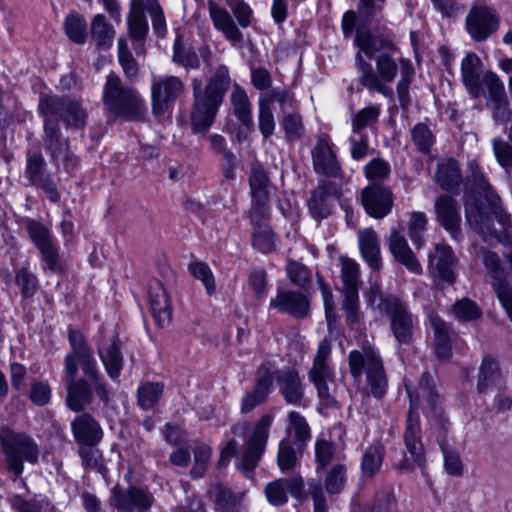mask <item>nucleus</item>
<instances>
[{"label":"nucleus","mask_w":512,"mask_h":512,"mask_svg":"<svg viewBox=\"0 0 512 512\" xmlns=\"http://www.w3.org/2000/svg\"><path fill=\"white\" fill-rule=\"evenodd\" d=\"M68 341L71 351L64 358L67 407L76 413L84 411L94 400L93 392L107 405L111 400L108 383L84 335L79 330L69 329Z\"/></svg>","instance_id":"nucleus-1"},{"label":"nucleus","mask_w":512,"mask_h":512,"mask_svg":"<svg viewBox=\"0 0 512 512\" xmlns=\"http://www.w3.org/2000/svg\"><path fill=\"white\" fill-rule=\"evenodd\" d=\"M405 387L410 400L403 433L405 449L401 459L394 463V468L401 473H411L417 467L423 470L426 466L425 447L422 441L420 418L417 413L420 401L426 403V408L440 423L442 422V409L439 407L436 380L429 372L422 373L418 387L414 391L408 384Z\"/></svg>","instance_id":"nucleus-2"},{"label":"nucleus","mask_w":512,"mask_h":512,"mask_svg":"<svg viewBox=\"0 0 512 512\" xmlns=\"http://www.w3.org/2000/svg\"><path fill=\"white\" fill-rule=\"evenodd\" d=\"M355 66L359 74V83L369 91L391 96L392 89L387 85L392 83L400 70V79L396 85L399 104L403 110L410 106L409 89L415 74L409 59H396L393 52H381L375 58L376 69L364 59L360 53L355 55Z\"/></svg>","instance_id":"nucleus-3"},{"label":"nucleus","mask_w":512,"mask_h":512,"mask_svg":"<svg viewBox=\"0 0 512 512\" xmlns=\"http://www.w3.org/2000/svg\"><path fill=\"white\" fill-rule=\"evenodd\" d=\"M230 85L231 77L225 65L215 68L204 87L200 81H193V100L189 113L193 134L205 135L210 130Z\"/></svg>","instance_id":"nucleus-4"},{"label":"nucleus","mask_w":512,"mask_h":512,"mask_svg":"<svg viewBox=\"0 0 512 512\" xmlns=\"http://www.w3.org/2000/svg\"><path fill=\"white\" fill-rule=\"evenodd\" d=\"M349 371L355 382H360L365 374L366 386L359 389L361 395V409L365 414L369 410L364 407L373 396L376 399L382 398L388 389V378L384 369L383 360L378 351L373 348L363 350H351L348 354Z\"/></svg>","instance_id":"nucleus-5"},{"label":"nucleus","mask_w":512,"mask_h":512,"mask_svg":"<svg viewBox=\"0 0 512 512\" xmlns=\"http://www.w3.org/2000/svg\"><path fill=\"white\" fill-rule=\"evenodd\" d=\"M487 202L492 214L502 227L500 232L492 227V220L483 211L482 203L476 197L468 195L465 196L464 200L466 222L486 242L495 239L503 244L510 243L512 232L511 215L503 208L499 195H493Z\"/></svg>","instance_id":"nucleus-6"},{"label":"nucleus","mask_w":512,"mask_h":512,"mask_svg":"<svg viewBox=\"0 0 512 512\" xmlns=\"http://www.w3.org/2000/svg\"><path fill=\"white\" fill-rule=\"evenodd\" d=\"M102 102L109 114L126 120H139L144 117L146 107L138 91L125 85L121 78L110 72L103 86Z\"/></svg>","instance_id":"nucleus-7"},{"label":"nucleus","mask_w":512,"mask_h":512,"mask_svg":"<svg viewBox=\"0 0 512 512\" xmlns=\"http://www.w3.org/2000/svg\"><path fill=\"white\" fill-rule=\"evenodd\" d=\"M377 299V307L384 310L389 318L390 330L396 342L399 345H411L414 341L416 319L408 305L396 295L384 296L379 287H371L367 301L374 305Z\"/></svg>","instance_id":"nucleus-8"},{"label":"nucleus","mask_w":512,"mask_h":512,"mask_svg":"<svg viewBox=\"0 0 512 512\" xmlns=\"http://www.w3.org/2000/svg\"><path fill=\"white\" fill-rule=\"evenodd\" d=\"M1 453L6 462L7 470L15 477H20L24 470V462L35 465L38 463L40 449L35 440L23 432L10 428L0 430Z\"/></svg>","instance_id":"nucleus-9"},{"label":"nucleus","mask_w":512,"mask_h":512,"mask_svg":"<svg viewBox=\"0 0 512 512\" xmlns=\"http://www.w3.org/2000/svg\"><path fill=\"white\" fill-rule=\"evenodd\" d=\"M38 109L42 116L63 120L67 128L83 129L87 123V111L79 101L69 97L41 96Z\"/></svg>","instance_id":"nucleus-10"},{"label":"nucleus","mask_w":512,"mask_h":512,"mask_svg":"<svg viewBox=\"0 0 512 512\" xmlns=\"http://www.w3.org/2000/svg\"><path fill=\"white\" fill-rule=\"evenodd\" d=\"M340 262L341 292L343 294L341 305L345 312L346 322L349 325H355L361 318L359 288L362 282L360 280V267L357 262L350 258H341Z\"/></svg>","instance_id":"nucleus-11"},{"label":"nucleus","mask_w":512,"mask_h":512,"mask_svg":"<svg viewBox=\"0 0 512 512\" xmlns=\"http://www.w3.org/2000/svg\"><path fill=\"white\" fill-rule=\"evenodd\" d=\"M272 422L271 414L263 415L257 421L251 436L245 443L243 452L237 456L236 466L248 478L252 477L265 451Z\"/></svg>","instance_id":"nucleus-12"},{"label":"nucleus","mask_w":512,"mask_h":512,"mask_svg":"<svg viewBox=\"0 0 512 512\" xmlns=\"http://www.w3.org/2000/svg\"><path fill=\"white\" fill-rule=\"evenodd\" d=\"M311 157L316 174L342 183L344 172L334 150V144L327 134L317 135L316 143L311 149Z\"/></svg>","instance_id":"nucleus-13"},{"label":"nucleus","mask_w":512,"mask_h":512,"mask_svg":"<svg viewBox=\"0 0 512 512\" xmlns=\"http://www.w3.org/2000/svg\"><path fill=\"white\" fill-rule=\"evenodd\" d=\"M184 91L185 84L177 76L166 75L154 78L151 84L152 113L160 116L170 111Z\"/></svg>","instance_id":"nucleus-14"},{"label":"nucleus","mask_w":512,"mask_h":512,"mask_svg":"<svg viewBox=\"0 0 512 512\" xmlns=\"http://www.w3.org/2000/svg\"><path fill=\"white\" fill-rule=\"evenodd\" d=\"M499 24V14L487 5H473L465 18L467 33L476 42L488 39L498 30Z\"/></svg>","instance_id":"nucleus-15"},{"label":"nucleus","mask_w":512,"mask_h":512,"mask_svg":"<svg viewBox=\"0 0 512 512\" xmlns=\"http://www.w3.org/2000/svg\"><path fill=\"white\" fill-rule=\"evenodd\" d=\"M342 195V183L323 179L312 191L307 205L312 217L316 220L327 218L331 214L333 202Z\"/></svg>","instance_id":"nucleus-16"},{"label":"nucleus","mask_w":512,"mask_h":512,"mask_svg":"<svg viewBox=\"0 0 512 512\" xmlns=\"http://www.w3.org/2000/svg\"><path fill=\"white\" fill-rule=\"evenodd\" d=\"M46 166L40 151H28L24 175L32 185L42 189L51 202L57 203L60 200V194L52 177L46 174Z\"/></svg>","instance_id":"nucleus-17"},{"label":"nucleus","mask_w":512,"mask_h":512,"mask_svg":"<svg viewBox=\"0 0 512 512\" xmlns=\"http://www.w3.org/2000/svg\"><path fill=\"white\" fill-rule=\"evenodd\" d=\"M436 219L455 242L463 240L460 205L450 195H440L435 201Z\"/></svg>","instance_id":"nucleus-18"},{"label":"nucleus","mask_w":512,"mask_h":512,"mask_svg":"<svg viewBox=\"0 0 512 512\" xmlns=\"http://www.w3.org/2000/svg\"><path fill=\"white\" fill-rule=\"evenodd\" d=\"M361 202L370 217L383 219L393 208L394 196L392 189L386 185H367L362 189Z\"/></svg>","instance_id":"nucleus-19"},{"label":"nucleus","mask_w":512,"mask_h":512,"mask_svg":"<svg viewBox=\"0 0 512 512\" xmlns=\"http://www.w3.org/2000/svg\"><path fill=\"white\" fill-rule=\"evenodd\" d=\"M111 504L114 508L124 511H146L151 508L154 498L146 489L139 487L123 488L115 486L111 490Z\"/></svg>","instance_id":"nucleus-20"},{"label":"nucleus","mask_w":512,"mask_h":512,"mask_svg":"<svg viewBox=\"0 0 512 512\" xmlns=\"http://www.w3.org/2000/svg\"><path fill=\"white\" fill-rule=\"evenodd\" d=\"M273 387L272 364L267 362L259 366L256 371L254 388L241 399L240 411L248 414L257 406L266 402Z\"/></svg>","instance_id":"nucleus-21"},{"label":"nucleus","mask_w":512,"mask_h":512,"mask_svg":"<svg viewBox=\"0 0 512 512\" xmlns=\"http://www.w3.org/2000/svg\"><path fill=\"white\" fill-rule=\"evenodd\" d=\"M429 268L442 282L453 284L456 280L458 259L453 249L447 244H436L434 252L428 256Z\"/></svg>","instance_id":"nucleus-22"},{"label":"nucleus","mask_w":512,"mask_h":512,"mask_svg":"<svg viewBox=\"0 0 512 512\" xmlns=\"http://www.w3.org/2000/svg\"><path fill=\"white\" fill-rule=\"evenodd\" d=\"M269 306L295 319H304L310 314L309 298L300 291L278 290L276 296L270 300Z\"/></svg>","instance_id":"nucleus-23"},{"label":"nucleus","mask_w":512,"mask_h":512,"mask_svg":"<svg viewBox=\"0 0 512 512\" xmlns=\"http://www.w3.org/2000/svg\"><path fill=\"white\" fill-rule=\"evenodd\" d=\"M272 375L285 402L291 405H301L305 385L299 372L293 367H283L272 371Z\"/></svg>","instance_id":"nucleus-24"},{"label":"nucleus","mask_w":512,"mask_h":512,"mask_svg":"<svg viewBox=\"0 0 512 512\" xmlns=\"http://www.w3.org/2000/svg\"><path fill=\"white\" fill-rule=\"evenodd\" d=\"M287 492L301 500L304 498V480L301 476L276 479L266 485L267 500L274 506H280L288 501Z\"/></svg>","instance_id":"nucleus-25"},{"label":"nucleus","mask_w":512,"mask_h":512,"mask_svg":"<svg viewBox=\"0 0 512 512\" xmlns=\"http://www.w3.org/2000/svg\"><path fill=\"white\" fill-rule=\"evenodd\" d=\"M148 301L158 326H167L172 318V307L167 288L161 281L153 279L149 282Z\"/></svg>","instance_id":"nucleus-26"},{"label":"nucleus","mask_w":512,"mask_h":512,"mask_svg":"<svg viewBox=\"0 0 512 512\" xmlns=\"http://www.w3.org/2000/svg\"><path fill=\"white\" fill-rule=\"evenodd\" d=\"M127 28L133 49L137 55L145 53V41L149 32V25L145 15L142 0L133 1L127 17Z\"/></svg>","instance_id":"nucleus-27"},{"label":"nucleus","mask_w":512,"mask_h":512,"mask_svg":"<svg viewBox=\"0 0 512 512\" xmlns=\"http://www.w3.org/2000/svg\"><path fill=\"white\" fill-rule=\"evenodd\" d=\"M388 247L394 260L403 265L410 273L415 275L423 273L422 265L415 253L408 245L405 237L396 229H393L390 233Z\"/></svg>","instance_id":"nucleus-28"},{"label":"nucleus","mask_w":512,"mask_h":512,"mask_svg":"<svg viewBox=\"0 0 512 512\" xmlns=\"http://www.w3.org/2000/svg\"><path fill=\"white\" fill-rule=\"evenodd\" d=\"M71 430L80 446H97L103 437L99 422L88 413L75 417L71 422Z\"/></svg>","instance_id":"nucleus-29"},{"label":"nucleus","mask_w":512,"mask_h":512,"mask_svg":"<svg viewBox=\"0 0 512 512\" xmlns=\"http://www.w3.org/2000/svg\"><path fill=\"white\" fill-rule=\"evenodd\" d=\"M355 46L362 56L365 54L369 58L377 52H396V45L392 40L382 34H374L368 29L358 27L354 39Z\"/></svg>","instance_id":"nucleus-30"},{"label":"nucleus","mask_w":512,"mask_h":512,"mask_svg":"<svg viewBox=\"0 0 512 512\" xmlns=\"http://www.w3.org/2000/svg\"><path fill=\"white\" fill-rule=\"evenodd\" d=\"M43 118V145L45 150L48 152L51 161L55 165H58L62 152H65L70 146L69 139L62 136L58 120L51 119L48 116H43Z\"/></svg>","instance_id":"nucleus-31"},{"label":"nucleus","mask_w":512,"mask_h":512,"mask_svg":"<svg viewBox=\"0 0 512 512\" xmlns=\"http://www.w3.org/2000/svg\"><path fill=\"white\" fill-rule=\"evenodd\" d=\"M210 18L216 30L220 31L225 38L233 44H239L243 41V34L237 27L230 13L215 0L207 2Z\"/></svg>","instance_id":"nucleus-32"},{"label":"nucleus","mask_w":512,"mask_h":512,"mask_svg":"<svg viewBox=\"0 0 512 512\" xmlns=\"http://www.w3.org/2000/svg\"><path fill=\"white\" fill-rule=\"evenodd\" d=\"M494 388L498 390L504 389L505 381L500 371L498 361L491 355H485L479 367L477 391L484 394Z\"/></svg>","instance_id":"nucleus-33"},{"label":"nucleus","mask_w":512,"mask_h":512,"mask_svg":"<svg viewBox=\"0 0 512 512\" xmlns=\"http://www.w3.org/2000/svg\"><path fill=\"white\" fill-rule=\"evenodd\" d=\"M98 355L107 375L112 380H117L124 366V357L121 352V341L118 335H114L108 344L98 347Z\"/></svg>","instance_id":"nucleus-34"},{"label":"nucleus","mask_w":512,"mask_h":512,"mask_svg":"<svg viewBox=\"0 0 512 512\" xmlns=\"http://www.w3.org/2000/svg\"><path fill=\"white\" fill-rule=\"evenodd\" d=\"M358 245L361 255L367 265L374 271L382 268L380 240L373 228L362 229L358 232Z\"/></svg>","instance_id":"nucleus-35"},{"label":"nucleus","mask_w":512,"mask_h":512,"mask_svg":"<svg viewBox=\"0 0 512 512\" xmlns=\"http://www.w3.org/2000/svg\"><path fill=\"white\" fill-rule=\"evenodd\" d=\"M480 58L475 53L467 54L461 62V75L463 83L473 98H478L483 92L479 68Z\"/></svg>","instance_id":"nucleus-36"},{"label":"nucleus","mask_w":512,"mask_h":512,"mask_svg":"<svg viewBox=\"0 0 512 512\" xmlns=\"http://www.w3.org/2000/svg\"><path fill=\"white\" fill-rule=\"evenodd\" d=\"M230 102L233 114L244 128L251 132L254 129L252 117V105L246 91L238 84H235L230 94Z\"/></svg>","instance_id":"nucleus-37"},{"label":"nucleus","mask_w":512,"mask_h":512,"mask_svg":"<svg viewBox=\"0 0 512 512\" xmlns=\"http://www.w3.org/2000/svg\"><path fill=\"white\" fill-rule=\"evenodd\" d=\"M38 252L44 274L63 275L67 272L68 264L60 253V246L57 242L39 249Z\"/></svg>","instance_id":"nucleus-38"},{"label":"nucleus","mask_w":512,"mask_h":512,"mask_svg":"<svg viewBox=\"0 0 512 512\" xmlns=\"http://www.w3.org/2000/svg\"><path fill=\"white\" fill-rule=\"evenodd\" d=\"M435 179L443 190L451 191L457 189L462 182L458 162L452 158L439 162Z\"/></svg>","instance_id":"nucleus-39"},{"label":"nucleus","mask_w":512,"mask_h":512,"mask_svg":"<svg viewBox=\"0 0 512 512\" xmlns=\"http://www.w3.org/2000/svg\"><path fill=\"white\" fill-rule=\"evenodd\" d=\"M385 456V447L380 441L370 444L361 458V474L365 479L374 477L381 469Z\"/></svg>","instance_id":"nucleus-40"},{"label":"nucleus","mask_w":512,"mask_h":512,"mask_svg":"<svg viewBox=\"0 0 512 512\" xmlns=\"http://www.w3.org/2000/svg\"><path fill=\"white\" fill-rule=\"evenodd\" d=\"M480 257L483 265L487 270L492 288L509 282L508 271L501 264L497 253L486 248H482L480 251Z\"/></svg>","instance_id":"nucleus-41"},{"label":"nucleus","mask_w":512,"mask_h":512,"mask_svg":"<svg viewBox=\"0 0 512 512\" xmlns=\"http://www.w3.org/2000/svg\"><path fill=\"white\" fill-rule=\"evenodd\" d=\"M251 200L270 201V179L260 165H253L248 178Z\"/></svg>","instance_id":"nucleus-42"},{"label":"nucleus","mask_w":512,"mask_h":512,"mask_svg":"<svg viewBox=\"0 0 512 512\" xmlns=\"http://www.w3.org/2000/svg\"><path fill=\"white\" fill-rule=\"evenodd\" d=\"M115 37L114 27L103 14H97L91 21V38L99 49H109Z\"/></svg>","instance_id":"nucleus-43"},{"label":"nucleus","mask_w":512,"mask_h":512,"mask_svg":"<svg viewBox=\"0 0 512 512\" xmlns=\"http://www.w3.org/2000/svg\"><path fill=\"white\" fill-rule=\"evenodd\" d=\"M434 331L435 353L439 359L448 360L452 355L449 325L438 317L431 319Z\"/></svg>","instance_id":"nucleus-44"},{"label":"nucleus","mask_w":512,"mask_h":512,"mask_svg":"<svg viewBox=\"0 0 512 512\" xmlns=\"http://www.w3.org/2000/svg\"><path fill=\"white\" fill-rule=\"evenodd\" d=\"M288 421L287 430L294 436L293 444L297 447L298 451L302 453L311 439L310 427L305 417L296 411L289 413Z\"/></svg>","instance_id":"nucleus-45"},{"label":"nucleus","mask_w":512,"mask_h":512,"mask_svg":"<svg viewBox=\"0 0 512 512\" xmlns=\"http://www.w3.org/2000/svg\"><path fill=\"white\" fill-rule=\"evenodd\" d=\"M391 166L381 157L371 159L363 168L368 185L384 186L391 177Z\"/></svg>","instance_id":"nucleus-46"},{"label":"nucleus","mask_w":512,"mask_h":512,"mask_svg":"<svg viewBox=\"0 0 512 512\" xmlns=\"http://www.w3.org/2000/svg\"><path fill=\"white\" fill-rule=\"evenodd\" d=\"M23 223L29 240L34 244L37 250L57 242L51 230L40 221L27 218Z\"/></svg>","instance_id":"nucleus-47"},{"label":"nucleus","mask_w":512,"mask_h":512,"mask_svg":"<svg viewBox=\"0 0 512 512\" xmlns=\"http://www.w3.org/2000/svg\"><path fill=\"white\" fill-rule=\"evenodd\" d=\"M172 61L186 69H198L200 67V59L196 51L186 46L181 36H177L173 45Z\"/></svg>","instance_id":"nucleus-48"},{"label":"nucleus","mask_w":512,"mask_h":512,"mask_svg":"<svg viewBox=\"0 0 512 512\" xmlns=\"http://www.w3.org/2000/svg\"><path fill=\"white\" fill-rule=\"evenodd\" d=\"M381 114V106L372 104L357 111L351 119L352 132L364 133L363 130L373 127Z\"/></svg>","instance_id":"nucleus-49"},{"label":"nucleus","mask_w":512,"mask_h":512,"mask_svg":"<svg viewBox=\"0 0 512 512\" xmlns=\"http://www.w3.org/2000/svg\"><path fill=\"white\" fill-rule=\"evenodd\" d=\"M64 30L67 37L76 44H84L87 39V23L83 16L70 12L64 21Z\"/></svg>","instance_id":"nucleus-50"},{"label":"nucleus","mask_w":512,"mask_h":512,"mask_svg":"<svg viewBox=\"0 0 512 512\" xmlns=\"http://www.w3.org/2000/svg\"><path fill=\"white\" fill-rule=\"evenodd\" d=\"M15 284L20 289L23 299H31L34 297L39 288V280L33 272L27 267H21L15 271Z\"/></svg>","instance_id":"nucleus-51"},{"label":"nucleus","mask_w":512,"mask_h":512,"mask_svg":"<svg viewBox=\"0 0 512 512\" xmlns=\"http://www.w3.org/2000/svg\"><path fill=\"white\" fill-rule=\"evenodd\" d=\"M294 446L295 445L288 439H283L279 443L277 463L283 473L294 470L299 463L298 455L302 453Z\"/></svg>","instance_id":"nucleus-52"},{"label":"nucleus","mask_w":512,"mask_h":512,"mask_svg":"<svg viewBox=\"0 0 512 512\" xmlns=\"http://www.w3.org/2000/svg\"><path fill=\"white\" fill-rule=\"evenodd\" d=\"M164 391V384L160 382H146L137 391L139 406L144 410L152 409L159 401Z\"/></svg>","instance_id":"nucleus-53"},{"label":"nucleus","mask_w":512,"mask_h":512,"mask_svg":"<svg viewBox=\"0 0 512 512\" xmlns=\"http://www.w3.org/2000/svg\"><path fill=\"white\" fill-rule=\"evenodd\" d=\"M347 480V467L344 464H335L327 472L324 479V487L328 494L341 493Z\"/></svg>","instance_id":"nucleus-54"},{"label":"nucleus","mask_w":512,"mask_h":512,"mask_svg":"<svg viewBox=\"0 0 512 512\" xmlns=\"http://www.w3.org/2000/svg\"><path fill=\"white\" fill-rule=\"evenodd\" d=\"M78 455L83 467L95 470L103 476L107 473L103 455L95 446H80Z\"/></svg>","instance_id":"nucleus-55"},{"label":"nucleus","mask_w":512,"mask_h":512,"mask_svg":"<svg viewBox=\"0 0 512 512\" xmlns=\"http://www.w3.org/2000/svg\"><path fill=\"white\" fill-rule=\"evenodd\" d=\"M427 230V217L423 212H413L408 222V236L417 249L424 245V233Z\"/></svg>","instance_id":"nucleus-56"},{"label":"nucleus","mask_w":512,"mask_h":512,"mask_svg":"<svg viewBox=\"0 0 512 512\" xmlns=\"http://www.w3.org/2000/svg\"><path fill=\"white\" fill-rule=\"evenodd\" d=\"M281 127L285 132V139L288 142H294L301 139L305 132L302 117L300 114L295 112L288 113L283 116Z\"/></svg>","instance_id":"nucleus-57"},{"label":"nucleus","mask_w":512,"mask_h":512,"mask_svg":"<svg viewBox=\"0 0 512 512\" xmlns=\"http://www.w3.org/2000/svg\"><path fill=\"white\" fill-rule=\"evenodd\" d=\"M252 242L255 249L270 253L275 248V235L268 225L253 227Z\"/></svg>","instance_id":"nucleus-58"},{"label":"nucleus","mask_w":512,"mask_h":512,"mask_svg":"<svg viewBox=\"0 0 512 512\" xmlns=\"http://www.w3.org/2000/svg\"><path fill=\"white\" fill-rule=\"evenodd\" d=\"M453 313L459 321H474L482 316V310L471 299L463 298L453 305Z\"/></svg>","instance_id":"nucleus-59"},{"label":"nucleus","mask_w":512,"mask_h":512,"mask_svg":"<svg viewBox=\"0 0 512 512\" xmlns=\"http://www.w3.org/2000/svg\"><path fill=\"white\" fill-rule=\"evenodd\" d=\"M468 169L473 187L477 192L482 194L487 201L490 200L493 195H497L475 161L468 164Z\"/></svg>","instance_id":"nucleus-60"},{"label":"nucleus","mask_w":512,"mask_h":512,"mask_svg":"<svg viewBox=\"0 0 512 512\" xmlns=\"http://www.w3.org/2000/svg\"><path fill=\"white\" fill-rule=\"evenodd\" d=\"M118 59L127 77L132 78L138 74V63L129 50L125 37L118 39Z\"/></svg>","instance_id":"nucleus-61"},{"label":"nucleus","mask_w":512,"mask_h":512,"mask_svg":"<svg viewBox=\"0 0 512 512\" xmlns=\"http://www.w3.org/2000/svg\"><path fill=\"white\" fill-rule=\"evenodd\" d=\"M262 98L268 105L270 102H277L284 115L294 112L296 101L293 93L287 89L274 88Z\"/></svg>","instance_id":"nucleus-62"},{"label":"nucleus","mask_w":512,"mask_h":512,"mask_svg":"<svg viewBox=\"0 0 512 512\" xmlns=\"http://www.w3.org/2000/svg\"><path fill=\"white\" fill-rule=\"evenodd\" d=\"M210 495L219 508L226 510L236 508L241 501L240 496L233 494L229 489L220 484L212 487Z\"/></svg>","instance_id":"nucleus-63"},{"label":"nucleus","mask_w":512,"mask_h":512,"mask_svg":"<svg viewBox=\"0 0 512 512\" xmlns=\"http://www.w3.org/2000/svg\"><path fill=\"white\" fill-rule=\"evenodd\" d=\"M348 142L351 158L355 161H361L373 152L366 133L352 132Z\"/></svg>","instance_id":"nucleus-64"}]
</instances>
